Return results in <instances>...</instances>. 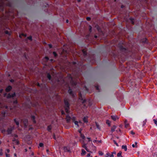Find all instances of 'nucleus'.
<instances>
[{"label":"nucleus","instance_id":"f704fd0d","mask_svg":"<svg viewBox=\"0 0 157 157\" xmlns=\"http://www.w3.org/2000/svg\"><path fill=\"white\" fill-rule=\"evenodd\" d=\"M89 31L90 32H91L92 28H91V27L90 26H89Z\"/></svg>","mask_w":157,"mask_h":157},{"label":"nucleus","instance_id":"6e6552de","mask_svg":"<svg viewBox=\"0 0 157 157\" xmlns=\"http://www.w3.org/2000/svg\"><path fill=\"white\" fill-rule=\"evenodd\" d=\"M13 144H14L16 145H18L19 144V142L17 140H16L15 139H13Z\"/></svg>","mask_w":157,"mask_h":157},{"label":"nucleus","instance_id":"412c9836","mask_svg":"<svg viewBox=\"0 0 157 157\" xmlns=\"http://www.w3.org/2000/svg\"><path fill=\"white\" fill-rule=\"evenodd\" d=\"M98 154L100 155H103V153L101 151H99Z\"/></svg>","mask_w":157,"mask_h":157},{"label":"nucleus","instance_id":"473e14b6","mask_svg":"<svg viewBox=\"0 0 157 157\" xmlns=\"http://www.w3.org/2000/svg\"><path fill=\"white\" fill-rule=\"evenodd\" d=\"M82 52L83 54H84V55H86V52L84 50H83L82 51Z\"/></svg>","mask_w":157,"mask_h":157},{"label":"nucleus","instance_id":"4d7b16f0","mask_svg":"<svg viewBox=\"0 0 157 157\" xmlns=\"http://www.w3.org/2000/svg\"><path fill=\"white\" fill-rule=\"evenodd\" d=\"M49 46L50 48H51L52 47V45L51 44H49Z\"/></svg>","mask_w":157,"mask_h":157},{"label":"nucleus","instance_id":"c03bdc74","mask_svg":"<svg viewBox=\"0 0 157 157\" xmlns=\"http://www.w3.org/2000/svg\"><path fill=\"white\" fill-rule=\"evenodd\" d=\"M109 153H107L105 155V156H109Z\"/></svg>","mask_w":157,"mask_h":157},{"label":"nucleus","instance_id":"7c9ffc66","mask_svg":"<svg viewBox=\"0 0 157 157\" xmlns=\"http://www.w3.org/2000/svg\"><path fill=\"white\" fill-rule=\"evenodd\" d=\"M27 38H28V39H29V40H32V36H30L28 37Z\"/></svg>","mask_w":157,"mask_h":157},{"label":"nucleus","instance_id":"c9c22d12","mask_svg":"<svg viewBox=\"0 0 157 157\" xmlns=\"http://www.w3.org/2000/svg\"><path fill=\"white\" fill-rule=\"evenodd\" d=\"M72 91L71 89H69L68 90V92L70 94H71L72 93Z\"/></svg>","mask_w":157,"mask_h":157},{"label":"nucleus","instance_id":"bf43d9fd","mask_svg":"<svg viewBox=\"0 0 157 157\" xmlns=\"http://www.w3.org/2000/svg\"><path fill=\"white\" fill-rule=\"evenodd\" d=\"M61 113L62 114H64V112L63 111H62L61 112Z\"/></svg>","mask_w":157,"mask_h":157},{"label":"nucleus","instance_id":"2f4dec72","mask_svg":"<svg viewBox=\"0 0 157 157\" xmlns=\"http://www.w3.org/2000/svg\"><path fill=\"white\" fill-rule=\"evenodd\" d=\"M113 142L117 146H118V144L115 140H113Z\"/></svg>","mask_w":157,"mask_h":157},{"label":"nucleus","instance_id":"ddd939ff","mask_svg":"<svg viewBox=\"0 0 157 157\" xmlns=\"http://www.w3.org/2000/svg\"><path fill=\"white\" fill-rule=\"evenodd\" d=\"M11 88L12 87L11 86H8L6 89V92H9L11 90Z\"/></svg>","mask_w":157,"mask_h":157},{"label":"nucleus","instance_id":"39448f33","mask_svg":"<svg viewBox=\"0 0 157 157\" xmlns=\"http://www.w3.org/2000/svg\"><path fill=\"white\" fill-rule=\"evenodd\" d=\"M14 128V126H12L9 128L7 130V132L8 134H10L11 133L12 131Z\"/></svg>","mask_w":157,"mask_h":157},{"label":"nucleus","instance_id":"f03ea898","mask_svg":"<svg viewBox=\"0 0 157 157\" xmlns=\"http://www.w3.org/2000/svg\"><path fill=\"white\" fill-rule=\"evenodd\" d=\"M71 118L73 122L74 123L76 127L78 128L80 126L82 125V123L80 121H78L75 120V117H73Z\"/></svg>","mask_w":157,"mask_h":157},{"label":"nucleus","instance_id":"338daca9","mask_svg":"<svg viewBox=\"0 0 157 157\" xmlns=\"http://www.w3.org/2000/svg\"><path fill=\"white\" fill-rule=\"evenodd\" d=\"M94 37L95 38H97V36H95Z\"/></svg>","mask_w":157,"mask_h":157},{"label":"nucleus","instance_id":"680f3d73","mask_svg":"<svg viewBox=\"0 0 157 157\" xmlns=\"http://www.w3.org/2000/svg\"><path fill=\"white\" fill-rule=\"evenodd\" d=\"M77 1H78V2H80L81 0H77Z\"/></svg>","mask_w":157,"mask_h":157},{"label":"nucleus","instance_id":"6e6d98bb","mask_svg":"<svg viewBox=\"0 0 157 157\" xmlns=\"http://www.w3.org/2000/svg\"><path fill=\"white\" fill-rule=\"evenodd\" d=\"M45 59H46L47 60L48 59V57H46L45 58Z\"/></svg>","mask_w":157,"mask_h":157},{"label":"nucleus","instance_id":"79ce46f5","mask_svg":"<svg viewBox=\"0 0 157 157\" xmlns=\"http://www.w3.org/2000/svg\"><path fill=\"white\" fill-rule=\"evenodd\" d=\"M5 33H6V34H9V35H10V34H9V32L7 31H5Z\"/></svg>","mask_w":157,"mask_h":157},{"label":"nucleus","instance_id":"f8f14e48","mask_svg":"<svg viewBox=\"0 0 157 157\" xmlns=\"http://www.w3.org/2000/svg\"><path fill=\"white\" fill-rule=\"evenodd\" d=\"M125 126L126 128H128L129 126V124L128 123V121L127 120H125L124 122Z\"/></svg>","mask_w":157,"mask_h":157},{"label":"nucleus","instance_id":"69168bd1","mask_svg":"<svg viewBox=\"0 0 157 157\" xmlns=\"http://www.w3.org/2000/svg\"><path fill=\"white\" fill-rule=\"evenodd\" d=\"M135 144L136 146V145H137V143L136 142L135 143Z\"/></svg>","mask_w":157,"mask_h":157},{"label":"nucleus","instance_id":"5fc2aeb1","mask_svg":"<svg viewBox=\"0 0 157 157\" xmlns=\"http://www.w3.org/2000/svg\"><path fill=\"white\" fill-rule=\"evenodd\" d=\"M112 154H116V152L115 151H114L112 153Z\"/></svg>","mask_w":157,"mask_h":157},{"label":"nucleus","instance_id":"bb28decb","mask_svg":"<svg viewBox=\"0 0 157 157\" xmlns=\"http://www.w3.org/2000/svg\"><path fill=\"white\" fill-rule=\"evenodd\" d=\"M96 126H97V128L99 129H100V127H99V125L97 123H96Z\"/></svg>","mask_w":157,"mask_h":157},{"label":"nucleus","instance_id":"5701e85b","mask_svg":"<svg viewBox=\"0 0 157 157\" xmlns=\"http://www.w3.org/2000/svg\"><path fill=\"white\" fill-rule=\"evenodd\" d=\"M6 114V112H2L1 114L2 117H4L5 116Z\"/></svg>","mask_w":157,"mask_h":157},{"label":"nucleus","instance_id":"37998d69","mask_svg":"<svg viewBox=\"0 0 157 157\" xmlns=\"http://www.w3.org/2000/svg\"><path fill=\"white\" fill-rule=\"evenodd\" d=\"M24 34H21L20 35H19V37H20L21 38V36H24Z\"/></svg>","mask_w":157,"mask_h":157},{"label":"nucleus","instance_id":"1a4fd4ad","mask_svg":"<svg viewBox=\"0 0 157 157\" xmlns=\"http://www.w3.org/2000/svg\"><path fill=\"white\" fill-rule=\"evenodd\" d=\"M117 128V126L115 125H113V126L111 129V132H114L115 131V129Z\"/></svg>","mask_w":157,"mask_h":157},{"label":"nucleus","instance_id":"e2e57ef3","mask_svg":"<svg viewBox=\"0 0 157 157\" xmlns=\"http://www.w3.org/2000/svg\"><path fill=\"white\" fill-rule=\"evenodd\" d=\"M13 81H14L13 80H12H12H10V82H13Z\"/></svg>","mask_w":157,"mask_h":157},{"label":"nucleus","instance_id":"0eeeda50","mask_svg":"<svg viewBox=\"0 0 157 157\" xmlns=\"http://www.w3.org/2000/svg\"><path fill=\"white\" fill-rule=\"evenodd\" d=\"M111 117L112 119L114 121H116L117 120L119 119V118L116 115L111 116Z\"/></svg>","mask_w":157,"mask_h":157},{"label":"nucleus","instance_id":"a19ab883","mask_svg":"<svg viewBox=\"0 0 157 157\" xmlns=\"http://www.w3.org/2000/svg\"><path fill=\"white\" fill-rule=\"evenodd\" d=\"M1 151L0 152V155H2L3 153L2 152V150L1 149Z\"/></svg>","mask_w":157,"mask_h":157},{"label":"nucleus","instance_id":"c756f323","mask_svg":"<svg viewBox=\"0 0 157 157\" xmlns=\"http://www.w3.org/2000/svg\"><path fill=\"white\" fill-rule=\"evenodd\" d=\"M82 131V129L80 128V129L78 130V132L80 134V135H81V134H82L81 133V131Z\"/></svg>","mask_w":157,"mask_h":157},{"label":"nucleus","instance_id":"58836bf2","mask_svg":"<svg viewBox=\"0 0 157 157\" xmlns=\"http://www.w3.org/2000/svg\"><path fill=\"white\" fill-rule=\"evenodd\" d=\"M6 153H9L10 152V150L9 149H7L6 150Z\"/></svg>","mask_w":157,"mask_h":157},{"label":"nucleus","instance_id":"052dcab7","mask_svg":"<svg viewBox=\"0 0 157 157\" xmlns=\"http://www.w3.org/2000/svg\"><path fill=\"white\" fill-rule=\"evenodd\" d=\"M14 156H15V157L17 156V155H16V153H14Z\"/></svg>","mask_w":157,"mask_h":157},{"label":"nucleus","instance_id":"774afa93","mask_svg":"<svg viewBox=\"0 0 157 157\" xmlns=\"http://www.w3.org/2000/svg\"><path fill=\"white\" fill-rule=\"evenodd\" d=\"M68 21H68V20H66V22L67 23H68Z\"/></svg>","mask_w":157,"mask_h":157},{"label":"nucleus","instance_id":"4c0bfd02","mask_svg":"<svg viewBox=\"0 0 157 157\" xmlns=\"http://www.w3.org/2000/svg\"><path fill=\"white\" fill-rule=\"evenodd\" d=\"M53 55H54V56L55 57L56 56H57V54L56 53V52H53Z\"/></svg>","mask_w":157,"mask_h":157},{"label":"nucleus","instance_id":"a878e982","mask_svg":"<svg viewBox=\"0 0 157 157\" xmlns=\"http://www.w3.org/2000/svg\"><path fill=\"white\" fill-rule=\"evenodd\" d=\"M47 77L49 79V80H50L51 78V76L49 74H48Z\"/></svg>","mask_w":157,"mask_h":157},{"label":"nucleus","instance_id":"4468645a","mask_svg":"<svg viewBox=\"0 0 157 157\" xmlns=\"http://www.w3.org/2000/svg\"><path fill=\"white\" fill-rule=\"evenodd\" d=\"M121 148L122 149H124L125 151H126L127 150V147L126 145L122 146Z\"/></svg>","mask_w":157,"mask_h":157},{"label":"nucleus","instance_id":"7ed1b4c3","mask_svg":"<svg viewBox=\"0 0 157 157\" xmlns=\"http://www.w3.org/2000/svg\"><path fill=\"white\" fill-rule=\"evenodd\" d=\"M64 103L65 104V109L66 113H68V109H69V104L67 100H64Z\"/></svg>","mask_w":157,"mask_h":157},{"label":"nucleus","instance_id":"09e8293b","mask_svg":"<svg viewBox=\"0 0 157 157\" xmlns=\"http://www.w3.org/2000/svg\"><path fill=\"white\" fill-rule=\"evenodd\" d=\"M101 142H102V141L101 140H99V141H98V140L97 141V143H101Z\"/></svg>","mask_w":157,"mask_h":157},{"label":"nucleus","instance_id":"13d9d810","mask_svg":"<svg viewBox=\"0 0 157 157\" xmlns=\"http://www.w3.org/2000/svg\"><path fill=\"white\" fill-rule=\"evenodd\" d=\"M53 138L55 139H56V137H55V135H53Z\"/></svg>","mask_w":157,"mask_h":157},{"label":"nucleus","instance_id":"0e129e2a","mask_svg":"<svg viewBox=\"0 0 157 157\" xmlns=\"http://www.w3.org/2000/svg\"><path fill=\"white\" fill-rule=\"evenodd\" d=\"M124 7V6L123 5H122V6H121V8H123Z\"/></svg>","mask_w":157,"mask_h":157},{"label":"nucleus","instance_id":"f257e3e1","mask_svg":"<svg viewBox=\"0 0 157 157\" xmlns=\"http://www.w3.org/2000/svg\"><path fill=\"white\" fill-rule=\"evenodd\" d=\"M80 137L82 138L79 140V141L81 142L82 143V147L84 148L88 152H90V151L87 148L86 145V144H85L84 140L85 139V136L83 134H81L80 135Z\"/></svg>","mask_w":157,"mask_h":157},{"label":"nucleus","instance_id":"72a5a7b5","mask_svg":"<svg viewBox=\"0 0 157 157\" xmlns=\"http://www.w3.org/2000/svg\"><path fill=\"white\" fill-rule=\"evenodd\" d=\"M43 143H40V144H39V146L40 147H43Z\"/></svg>","mask_w":157,"mask_h":157},{"label":"nucleus","instance_id":"4be33fe9","mask_svg":"<svg viewBox=\"0 0 157 157\" xmlns=\"http://www.w3.org/2000/svg\"><path fill=\"white\" fill-rule=\"evenodd\" d=\"M83 121L85 122H87V118L86 117H84L83 118Z\"/></svg>","mask_w":157,"mask_h":157},{"label":"nucleus","instance_id":"423d86ee","mask_svg":"<svg viewBox=\"0 0 157 157\" xmlns=\"http://www.w3.org/2000/svg\"><path fill=\"white\" fill-rule=\"evenodd\" d=\"M79 99L80 100H82V103H84L85 101V99L83 97L82 95V94L81 93H80L79 94Z\"/></svg>","mask_w":157,"mask_h":157},{"label":"nucleus","instance_id":"a18cd8bd","mask_svg":"<svg viewBox=\"0 0 157 157\" xmlns=\"http://www.w3.org/2000/svg\"><path fill=\"white\" fill-rule=\"evenodd\" d=\"M131 134H133V135L135 134V133L133 131H131Z\"/></svg>","mask_w":157,"mask_h":157},{"label":"nucleus","instance_id":"603ef678","mask_svg":"<svg viewBox=\"0 0 157 157\" xmlns=\"http://www.w3.org/2000/svg\"><path fill=\"white\" fill-rule=\"evenodd\" d=\"M110 157H114V155H113V154H111L110 155Z\"/></svg>","mask_w":157,"mask_h":157},{"label":"nucleus","instance_id":"f3484780","mask_svg":"<svg viewBox=\"0 0 157 157\" xmlns=\"http://www.w3.org/2000/svg\"><path fill=\"white\" fill-rule=\"evenodd\" d=\"M14 122L16 123V125L17 126L19 125V122L18 121H17L16 119H14Z\"/></svg>","mask_w":157,"mask_h":157},{"label":"nucleus","instance_id":"9b49d317","mask_svg":"<svg viewBox=\"0 0 157 157\" xmlns=\"http://www.w3.org/2000/svg\"><path fill=\"white\" fill-rule=\"evenodd\" d=\"M63 150L65 152H69L70 151V148L68 147H64Z\"/></svg>","mask_w":157,"mask_h":157},{"label":"nucleus","instance_id":"49530a36","mask_svg":"<svg viewBox=\"0 0 157 157\" xmlns=\"http://www.w3.org/2000/svg\"><path fill=\"white\" fill-rule=\"evenodd\" d=\"M132 147H137V146H135V145H134V144H133L132 145Z\"/></svg>","mask_w":157,"mask_h":157},{"label":"nucleus","instance_id":"c85d7f7f","mask_svg":"<svg viewBox=\"0 0 157 157\" xmlns=\"http://www.w3.org/2000/svg\"><path fill=\"white\" fill-rule=\"evenodd\" d=\"M5 154H6V157H10V155H9V154H8L6 153V152H5Z\"/></svg>","mask_w":157,"mask_h":157},{"label":"nucleus","instance_id":"3c124183","mask_svg":"<svg viewBox=\"0 0 157 157\" xmlns=\"http://www.w3.org/2000/svg\"><path fill=\"white\" fill-rule=\"evenodd\" d=\"M71 84H72L74 83L75 84V83L73 82V81L72 80L71 81Z\"/></svg>","mask_w":157,"mask_h":157},{"label":"nucleus","instance_id":"e433bc0d","mask_svg":"<svg viewBox=\"0 0 157 157\" xmlns=\"http://www.w3.org/2000/svg\"><path fill=\"white\" fill-rule=\"evenodd\" d=\"M96 28L98 30L99 32L100 31V29L99 28V27L98 26H96Z\"/></svg>","mask_w":157,"mask_h":157},{"label":"nucleus","instance_id":"b1692460","mask_svg":"<svg viewBox=\"0 0 157 157\" xmlns=\"http://www.w3.org/2000/svg\"><path fill=\"white\" fill-rule=\"evenodd\" d=\"M106 123L109 126L110 125V122L108 120H106Z\"/></svg>","mask_w":157,"mask_h":157},{"label":"nucleus","instance_id":"cd10ccee","mask_svg":"<svg viewBox=\"0 0 157 157\" xmlns=\"http://www.w3.org/2000/svg\"><path fill=\"white\" fill-rule=\"evenodd\" d=\"M32 119H33V122L34 123H36V121L35 120H34V119H35V117L34 116H32Z\"/></svg>","mask_w":157,"mask_h":157},{"label":"nucleus","instance_id":"a211bd4d","mask_svg":"<svg viewBox=\"0 0 157 157\" xmlns=\"http://www.w3.org/2000/svg\"><path fill=\"white\" fill-rule=\"evenodd\" d=\"M27 121L26 120H25L24 121H23V123H24V124L25 125V126H27Z\"/></svg>","mask_w":157,"mask_h":157},{"label":"nucleus","instance_id":"9d476101","mask_svg":"<svg viewBox=\"0 0 157 157\" xmlns=\"http://www.w3.org/2000/svg\"><path fill=\"white\" fill-rule=\"evenodd\" d=\"M71 119V117H70V116L68 115H67L66 116V119L67 121L68 122L70 121V120Z\"/></svg>","mask_w":157,"mask_h":157},{"label":"nucleus","instance_id":"8fccbe9b","mask_svg":"<svg viewBox=\"0 0 157 157\" xmlns=\"http://www.w3.org/2000/svg\"><path fill=\"white\" fill-rule=\"evenodd\" d=\"M93 142L94 143L97 142V141L96 140H93Z\"/></svg>","mask_w":157,"mask_h":157},{"label":"nucleus","instance_id":"393cba45","mask_svg":"<svg viewBox=\"0 0 157 157\" xmlns=\"http://www.w3.org/2000/svg\"><path fill=\"white\" fill-rule=\"evenodd\" d=\"M153 120L154 121L155 124L157 126V119H154Z\"/></svg>","mask_w":157,"mask_h":157},{"label":"nucleus","instance_id":"2eb2a0df","mask_svg":"<svg viewBox=\"0 0 157 157\" xmlns=\"http://www.w3.org/2000/svg\"><path fill=\"white\" fill-rule=\"evenodd\" d=\"M122 152L120 151L119 153L117 154V156L118 157H122L121 156Z\"/></svg>","mask_w":157,"mask_h":157},{"label":"nucleus","instance_id":"6ab92c4d","mask_svg":"<svg viewBox=\"0 0 157 157\" xmlns=\"http://www.w3.org/2000/svg\"><path fill=\"white\" fill-rule=\"evenodd\" d=\"M52 128V127L51 125L48 126V127L47 130L48 131H50Z\"/></svg>","mask_w":157,"mask_h":157},{"label":"nucleus","instance_id":"dca6fc26","mask_svg":"<svg viewBox=\"0 0 157 157\" xmlns=\"http://www.w3.org/2000/svg\"><path fill=\"white\" fill-rule=\"evenodd\" d=\"M86 151L83 149L82 150V153L81 155H84L86 154Z\"/></svg>","mask_w":157,"mask_h":157},{"label":"nucleus","instance_id":"20e7f679","mask_svg":"<svg viewBox=\"0 0 157 157\" xmlns=\"http://www.w3.org/2000/svg\"><path fill=\"white\" fill-rule=\"evenodd\" d=\"M4 96H5V97L6 96L7 98H10L11 97H14L15 95V93H13L11 95L9 94L8 95H7V96H6V94H4Z\"/></svg>","mask_w":157,"mask_h":157},{"label":"nucleus","instance_id":"864d4df0","mask_svg":"<svg viewBox=\"0 0 157 157\" xmlns=\"http://www.w3.org/2000/svg\"><path fill=\"white\" fill-rule=\"evenodd\" d=\"M90 156V154H88L87 155V157H89Z\"/></svg>","mask_w":157,"mask_h":157},{"label":"nucleus","instance_id":"aec40b11","mask_svg":"<svg viewBox=\"0 0 157 157\" xmlns=\"http://www.w3.org/2000/svg\"><path fill=\"white\" fill-rule=\"evenodd\" d=\"M130 20L132 23V24H134V19L132 18H130Z\"/></svg>","mask_w":157,"mask_h":157},{"label":"nucleus","instance_id":"de8ad7c7","mask_svg":"<svg viewBox=\"0 0 157 157\" xmlns=\"http://www.w3.org/2000/svg\"><path fill=\"white\" fill-rule=\"evenodd\" d=\"M87 139L89 141H90L91 140L90 138H87Z\"/></svg>","mask_w":157,"mask_h":157},{"label":"nucleus","instance_id":"ea45409f","mask_svg":"<svg viewBox=\"0 0 157 157\" xmlns=\"http://www.w3.org/2000/svg\"><path fill=\"white\" fill-rule=\"evenodd\" d=\"M90 19V17H86V20L88 21H89Z\"/></svg>","mask_w":157,"mask_h":157}]
</instances>
